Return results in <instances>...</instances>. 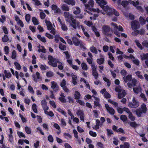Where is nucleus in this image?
I'll use <instances>...</instances> for the list:
<instances>
[{"label":"nucleus","instance_id":"1","mask_svg":"<svg viewBox=\"0 0 148 148\" xmlns=\"http://www.w3.org/2000/svg\"><path fill=\"white\" fill-rule=\"evenodd\" d=\"M101 7L103 10L104 12L102 11L100 12L103 14L106 13L109 16H111L113 14V11H114V9L109 7L108 5H101Z\"/></svg>","mask_w":148,"mask_h":148},{"label":"nucleus","instance_id":"2","mask_svg":"<svg viewBox=\"0 0 148 148\" xmlns=\"http://www.w3.org/2000/svg\"><path fill=\"white\" fill-rule=\"evenodd\" d=\"M147 110L146 105L144 103H143L141 106V108H139L136 110V114L138 117L141 116L143 113H145Z\"/></svg>","mask_w":148,"mask_h":148},{"label":"nucleus","instance_id":"3","mask_svg":"<svg viewBox=\"0 0 148 148\" xmlns=\"http://www.w3.org/2000/svg\"><path fill=\"white\" fill-rule=\"evenodd\" d=\"M115 90L116 92H119L118 97L119 99L124 97L126 94L125 90L119 86L116 88Z\"/></svg>","mask_w":148,"mask_h":148},{"label":"nucleus","instance_id":"4","mask_svg":"<svg viewBox=\"0 0 148 148\" xmlns=\"http://www.w3.org/2000/svg\"><path fill=\"white\" fill-rule=\"evenodd\" d=\"M111 25L114 28V33L117 36L120 37V33L116 30L115 29H118L120 31L123 32V29L122 27L120 25L118 26L116 24L114 23H111Z\"/></svg>","mask_w":148,"mask_h":148},{"label":"nucleus","instance_id":"5","mask_svg":"<svg viewBox=\"0 0 148 148\" xmlns=\"http://www.w3.org/2000/svg\"><path fill=\"white\" fill-rule=\"evenodd\" d=\"M49 61L48 63L49 65L54 67H56L57 66V63H58L59 61L57 59L53 58L51 56H49L48 57Z\"/></svg>","mask_w":148,"mask_h":148},{"label":"nucleus","instance_id":"6","mask_svg":"<svg viewBox=\"0 0 148 148\" xmlns=\"http://www.w3.org/2000/svg\"><path fill=\"white\" fill-rule=\"evenodd\" d=\"M139 105V102L135 99L134 97L132 99V102H130L128 104V106L132 108H136Z\"/></svg>","mask_w":148,"mask_h":148},{"label":"nucleus","instance_id":"7","mask_svg":"<svg viewBox=\"0 0 148 148\" xmlns=\"http://www.w3.org/2000/svg\"><path fill=\"white\" fill-rule=\"evenodd\" d=\"M129 3L133 4L134 6H136L139 4V3L138 1L135 2L134 1H132L131 0H129L128 1H123L122 2L121 4L123 7H125Z\"/></svg>","mask_w":148,"mask_h":148},{"label":"nucleus","instance_id":"8","mask_svg":"<svg viewBox=\"0 0 148 148\" xmlns=\"http://www.w3.org/2000/svg\"><path fill=\"white\" fill-rule=\"evenodd\" d=\"M102 29L103 33L105 35L108 37H110L112 36V34L108 33L110 31V27L109 26L104 25L102 26Z\"/></svg>","mask_w":148,"mask_h":148},{"label":"nucleus","instance_id":"9","mask_svg":"<svg viewBox=\"0 0 148 148\" xmlns=\"http://www.w3.org/2000/svg\"><path fill=\"white\" fill-rule=\"evenodd\" d=\"M71 21L72 23L70 24V25L72 26L74 29H76L77 26L79 29L81 28V25H80V23L79 22L76 21L75 19L73 18L71 20Z\"/></svg>","mask_w":148,"mask_h":148},{"label":"nucleus","instance_id":"10","mask_svg":"<svg viewBox=\"0 0 148 148\" xmlns=\"http://www.w3.org/2000/svg\"><path fill=\"white\" fill-rule=\"evenodd\" d=\"M64 15L65 17L66 18V21L67 22L70 23L71 20L73 18L72 15L68 12H64Z\"/></svg>","mask_w":148,"mask_h":148},{"label":"nucleus","instance_id":"11","mask_svg":"<svg viewBox=\"0 0 148 148\" xmlns=\"http://www.w3.org/2000/svg\"><path fill=\"white\" fill-rule=\"evenodd\" d=\"M131 28L133 30H135L138 28L139 24L138 22L136 21H134L132 22L131 23Z\"/></svg>","mask_w":148,"mask_h":148},{"label":"nucleus","instance_id":"12","mask_svg":"<svg viewBox=\"0 0 148 148\" xmlns=\"http://www.w3.org/2000/svg\"><path fill=\"white\" fill-rule=\"evenodd\" d=\"M105 107L107 111L110 114L113 115L114 114V110L112 107H110L108 104L105 105Z\"/></svg>","mask_w":148,"mask_h":148},{"label":"nucleus","instance_id":"13","mask_svg":"<svg viewBox=\"0 0 148 148\" xmlns=\"http://www.w3.org/2000/svg\"><path fill=\"white\" fill-rule=\"evenodd\" d=\"M51 88L53 89L55 91H57L59 90L58 86L57 83L55 82L52 81L51 82Z\"/></svg>","mask_w":148,"mask_h":148},{"label":"nucleus","instance_id":"14","mask_svg":"<svg viewBox=\"0 0 148 148\" xmlns=\"http://www.w3.org/2000/svg\"><path fill=\"white\" fill-rule=\"evenodd\" d=\"M32 77L34 81L36 82H37L38 79H41L40 73L38 72H36L35 74L32 75Z\"/></svg>","mask_w":148,"mask_h":148},{"label":"nucleus","instance_id":"15","mask_svg":"<svg viewBox=\"0 0 148 148\" xmlns=\"http://www.w3.org/2000/svg\"><path fill=\"white\" fill-rule=\"evenodd\" d=\"M72 41L75 46H78L81 42L76 37H73L72 38Z\"/></svg>","mask_w":148,"mask_h":148},{"label":"nucleus","instance_id":"16","mask_svg":"<svg viewBox=\"0 0 148 148\" xmlns=\"http://www.w3.org/2000/svg\"><path fill=\"white\" fill-rule=\"evenodd\" d=\"M64 2L68 5H70L72 6H73L75 4L76 2L74 0H64Z\"/></svg>","mask_w":148,"mask_h":148},{"label":"nucleus","instance_id":"17","mask_svg":"<svg viewBox=\"0 0 148 148\" xmlns=\"http://www.w3.org/2000/svg\"><path fill=\"white\" fill-rule=\"evenodd\" d=\"M132 78V75H128L126 77L124 76L123 77V79L125 83L127 82L128 81H131Z\"/></svg>","mask_w":148,"mask_h":148},{"label":"nucleus","instance_id":"18","mask_svg":"<svg viewBox=\"0 0 148 148\" xmlns=\"http://www.w3.org/2000/svg\"><path fill=\"white\" fill-rule=\"evenodd\" d=\"M52 10L54 11L55 13H58L60 11V9L56 5H53L51 6Z\"/></svg>","mask_w":148,"mask_h":148},{"label":"nucleus","instance_id":"19","mask_svg":"<svg viewBox=\"0 0 148 148\" xmlns=\"http://www.w3.org/2000/svg\"><path fill=\"white\" fill-rule=\"evenodd\" d=\"M140 57L142 60H148V53H143L140 55Z\"/></svg>","mask_w":148,"mask_h":148},{"label":"nucleus","instance_id":"20","mask_svg":"<svg viewBox=\"0 0 148 148\" xmlns=\"http://www.w3.org/2000/svg\"><path fill=\"white\" fill-rule=\"evenodd\" d=\"M90 51L92 53L97 54L98 52L97 48L93 45L90 47L89 48Z\"/></svg>","mask_w":148,"mask_h":148},{"label":"nucleus","instance_id":"21","mask_svg":"<svg viewBox=\"0 0 148 148\" xmlns=\"http://www.w3.org/2000/svg\"><path fill=\"white\" fill-rule=\"evenodd\" d=\"M57 111L64 115L66 117H67L66 112L60 108H58L57 109Z\"/></svg>","mask_w":148,"mask_h":148},{"label":"nucleus","instance_id":"22","mask_svg":"<svg viewBox=\"0 0 148 148\" xmlns=\"http://www.w3.org/2000/svg\"><path fill=\"white\" fill-rule=\"evenodd\" d=\"M84 5L86 8H88L90 6L92 7L94 5V1L92 0H90L89 1L88 4H85Z\"/></svg>","mask_w":148,"mask_h":148},{"label":"nucleus","instance_id":"23","mask_svg":"<svg viewBox=\"0 0 148 148\" xmlns=\"http://www.w3.org/2000/svg\"><path fill=\"white\" fill-rule=\"evenodd\" d=\"M92 97H93L95 99V101H94V105L95 106H97L98 107H100V105L99 104V99L97 97H95L94 96H92Z\"/></svg>","mask_w":148,"mask_h":148},{"label":"nucleus","instance_id":"24","mask_svg":"<svg viewBox=\"0 0 148 148\" xmlns=\"http://www.w3.org/2000/svg\"><path fill=\"white\" fill-rule=\"evenodd\" d=\"M61 8L64 11H69L70 10L69 7L65 4L62 5Z\"/></svg>","mask_w":148,"mask_h":148},{"label":"nucleus","instance_id":"25","mask_svg":"<svg viewBox=\"0 0 148 148\" xmlns=\"http://www.w3.org/2000/svg\"><path fill=\"white\" fill-rule=\"evenodd\" d=\"M97 2L100 4V6L101 5H106L107 3V2L104 0H96Z\"/></svg>","mask_w":148,"mask_h":148},{"label":"nucleus","instance_id":"26","mask_svg":"<svg viewBox=\"0 0 148 148\" xmlns=\"http://www.w3.org/2000/svg\"><path fill=\"white\" fill-rule=\"evenodd\" d=\"M80 12V8L78 7H74L73 13L75 14H79Z\"/></svg>","mask_w":148,"mask_h":148},{"label":"nucleus","instance_id":"27","mask_svg":"<svg viewBox=\"0 0 148 148\" xmlns=\"http://www.w3.org/2000/svg\"><path fill=\"white\" fill-rule=\"evenodd\" d=\"M104 60H105L104 58H100L97 59V62L99 65H101L104 63Z\"/></svg>","mask_w":148,"mask_h":148},{"label":"nucleus","instance_id":"28","mask_svg":"<svg viewBox=\"0 0 148 148\" xmlns=\"http://www.w3.org/2000/svg\"><path fill=\"white\" fill-rule=\"evenodd\" d=\"M47 29L49 30L50 31V32L53 35L55 34V29L53 27L52 25L49 27H48Z\"/></svg>","mask_w":148,"mask_h":148},{"label":"nucleus","instance_id":"29","mask_svg":"<svg viewBox=\"0 0 148 148\" xmlns=\"http://www.w3.org/2000/svg\"><path fill=\"white\" fill-rule=\"evenodd\" d=\"M81 28L82 29L83 32L87 38H88L90 37V35L86 31L83 26L82 25H81Z\"/></svg>","mask_w":148,"mask_h":148},{"label":"nucleus","instance_id":"30","mask_svg":"<svg viewBox=\"0 0 148 148\" xmlns=\"http://www.w3.org/2000/svg\"><path fill=\"white\" fill-rule=\"evenodd\" d=\"M130 144L128 143L125 142L124 145H120V148H129Z\"/></svg>","mask_w":148,"mask_h":148},{"label":"nucleus","instance_id":"31","mask_svg":"<svg viewBox=\"0 0 148 148\" xmlns=\"http://www.w3.org/2000/svg\"><path fill=\"white\" fill-rule=\"evenodd\" d=\"M75 98L77 100L79 99L81 96L80 93L78 91H76L75 93Z\"/></svg>","mask_w":148,"mask_h":148},{"label":"nucleus","instance_id":"32","mask_svg":"<svg viewBox=\"0 0 148 148\" xmlns=\"http://www.w3.org/2000/svg\"><path fill=\"white\" fill-rule=\"evenodd\" d=\"M37 37L39 39L44 42H46L45 38L44 37H42L40 35H38Z\"/></svg>","mask_w":148,"mask_h":148},{"label":"nucleus","instance_id":"33","mask_svg":"<svg viewBox=\"0 0 148 148\" xmlns=\"http://www.w3.org/2000/svg\"><path fill=\"white\" fill-rule=\"evenodd\" d=\"M133 90L134 92L136 94H138L141 91V88H134Z\"/></svg>","mask_w":148,"mask_h":148},{"label":"nucleus","instance_id":"34","mask_svg":"<svg viewBox=\"0 0 148 148\" xmlns=\"http://www.w3.org/2000/svg\"><path fill=\"white\" fill-rule=\"evenodd\" d=\"M81 66L82 69L84 70H86L88 69V67L86 63L84 62H82L81 64Z\"/></svg>","mask_w":148,"mask_h":148},{"label":"nucleus","instance_id":"35","mask_svg":"<svg viewBox=\"0 0 148 148\" xmlns=\"http://www.w3.org/2000/svg\"><path fill=\"white\" fill-rule=\"evenodd\" d=\"M4 73L5 75V77L7 78H10L12 76V74L10 72L7 73L6 70H5L4 71Z\"/></svg>","mask_w":148,"mask_h":148},{"label":"nucleus","instance_id":"36","mask_svg":"<svg viewBox=\"0 0 148 148\" xmlns=\"http://www.w3.org/2000/svg\"><path fill=\"white\" fill-rule=\"evenodd\" d=\"M129 124L131 127L134 128H135L138 125L135 122H130Z\"/></svg>","mask_w":148,"mask_h":148},{"label":"nucleus","instance_id":"37","mask_svg":"<svg viewBox=\"0 0 148 148\" xmlns=\"http://www.w3.org/2000/svg\"><path fill=\"white\" fill-rule=\"evenodd\" d=\"M25 131L28 134H30L31 133V130L30 128L26 126L25 127Z\"/></svg>","mask_w":148,"mask_h":148},{"label":"nucleus","instance_id":"38","mask_svg":"<svg viewBox=\"0 0 148 148\" xmlns=\"http://www.w3.org/2000/svg\"><path fill=\"white\" fill-rule=\"evenodd\" d=\"M32 22L34 25L39 24V23L36 18L35 17L32 18Z\"/></svg>","mask_w":148,"mask_h":148},{"label":"nucleus","instance_id":"39","mask_svg":"<svg viewBox=\"0 0 148 148\" xmlns=\"http://www.w3.org/2000/svg\"><path fill=\"white\" fill-rule=\"evenodd\" d=\"M61 25L62 29L63 31H66L67 30V27L65 24H62Z\"/></svg>","mask_w":148,"mask_h":148},{"label":"nucleus","instance_id":"40","mask_svg":"<svg viewBox=\"0 0 148 148\" xmlns=\"http://www.w3.org/2000/svg\"><path fill=\"white\" fill-rule=\"evenodd\" d=\"M76 114L78 116H81L84 115V113L83 111L80 110H78Z\"/></svg>","mask_w":148,"mask_h":148},{"label":"nucleus","instance_id":"41","mask_svg":"<svg viewBox=\"0 0 148 148\" xmlns=\"http://www.w3.org/2000/svg\"><path fill=\"white\" fill-rule=\"evenodd\" d=\"M135 42L136 44L138 47L140 49L142 50L143 49V47L141 44L139 42L138 40H135Z\"/></svg>","mask_w":148,"mask_h":148},{"label":"nucleus","instance_id":"42","mask_svg":"<svg viewBox=\"0 0 148 148\" xmlns=\"http://www.w3.org/2000/svg\"><path fill=\"white\" fill-rule=\"evenodd\" d=\"M141 72L138 71H137L136 73V74L137 76L138 77L142 79L144 78V77L141 74Z\"/></svg>","mask_w":148,"mask_h":148},{"label":"nucleus","instance_id":"43","mask_svg":"<svg viewBox=\"0 0 148 148\" xmlns=\"http://www.w3.org/2000/svg\"><path fill=\"white\" fill-rule=\"evenodd\" d=\"M128 117L132 121H134L135 119V117L133 115L132 112L129 114Z\"/></svg>","mask_w":148,"mask_h":148},{"label":"nucleus","instance_id":"44","mask_svg":"<svg viewBox=\"0 0 148 148\" xmlns=\"http://www.w3.org/2000/svg\"><path fill=\"white\" fill-rule=\"evenodd\" d=\"M59 47V48L61 50L64 51L66 50V46L62 44H60Z\"/></svg>","mask_w":148,"mask_h":148},{"label":"nucleus","instance_id":"45","mask_svg":"<svg viewBox=\"0 0 148 148\" xmlns=\"http://www.w3.org/2000/svg\"><path fill=\"white\" fill-rule=\"evenodd\" d=\"M53 75V73L51 71H49L47 72L46 73V76L47 77H52Z\"/></svg>","mask_w":148,"mask_h":148},{"label":"nucleus","instance_id":"46","mask_svg":"<svg viewBox=\"0 0 148 148\" xmlns=\"http://www.w3.org/2000/svg\"><path fill=\"white\" fill-rule=\"evenodd\" d=\"M108 101L112 104L115 107H117L118 106V104L117 103L114 101L110 99L108 100Z\"/></svg>","mask_w":148,"mask_h":148},{"label":"nucleus","instance_id":"47","mask_svg":"<svg viewBox=\"0 0 148 148\" xmlns=\"http://www.w3.org/2000/svg\"><path fill=\"white\" fill-rule=\"evenodd\" d=\"M103 79L105 81L107 82L108 86H110L111 84L110 81L106 77H104Z\"/></svg>","mask_w":148,"mask_h":148},{"label":"nucleus","instance_id":"48","mask_svg":"<svg viewBox=\"0 0 148 148\" xmlns=\"http://www.w3.org/2000/svg\"><path fill=\"white\" fill-rule=\"evenodd\" d=\"M33 111L35 113L37 112V110L36 108V104L34 103L32 106Z\"/></svg>","mask_w":148,"mask_h":148},{"label":"nucleus","instance_id":"49","mask_svg":"<svg viewBox=\"0 0 148 148\" xmlns=\"http://www.w3.org/2000/svg\"><path fill=\"white\" fill-rule=\"evenodd\" d=\"M16 56V53L15 50H13L12 52L11 58L12 59H15Z\"/></svg>","mask_w":148,"mask_h":148},{"label":"nucleus","instance_id":"50","mask_svg":"<svg viewBox=\"0 0 148 148\" xmlns=\"http://www.w3.org/2000/svg\"><path fill=\"white\" fill-rule=\"evenodd\" d=\"M143 45L146 48L148 47V41L145 40L143 41L142 43Z\"/></svg>","mask_w":148,"mask_h":148},{"label":"nucleus","instance_id":"51","mask_svg":"<svg viewBox=\"0 0 148 148\" xmlns=\"http://www.w3.org/2000/svg\"><path fill=\"white\" fill-rule=\"evenodd\" d=\"M103 96L106 99L110 98L111 97L110 95L107 92L104 93Z\"/></svg>","mask_w":148,"mask_h":148},{"label":"nucleus","instance_id":"52","mask_svg":"<svg viewBox=\"0 0 148 148\" xmlns=\"http://www.w3.org/2000/svg\"><path fill=\"white\" fill-rule=\"evenodd\" d=\"M120 119L123 122H125L126 121L127 117L126 115H122L121 116Z\"/></svg>","mask_w":148,"mask_h":148},{"label":"nucleus","instance_id":"53","mask_svg":"<svg viewBox=\"0 0 148 148\" xmlns=\"http://www.w3.org/2000/svg\"><path fill=\"white\" fill-rule=\"evenodd\" d=\"M91 66L92 68V72L97 71V66H96L95 64H92Z\"/></svg>","mask_w":148,"mask_h":148},{"label":"nucleus","instance_id":"54","mask_svg":"<svg viewBox=\"0 0 148 148\" xmlns=\"http://www.w3.org/2000/svg\"><path fill=\"white\" fill-rule=\"evenodd\" d=\"M92 75L94 76L95 79H97L98 76V74L97 71H92Z\"/></svg>","mask_w":148,"mask_h":148},{"label":"nucleus","instance_id":"55","mask_svg":"<svg viewBox=\"0 0 148 148\" xmlns=\"http://www.w3.org/2000/svg\"><path fill=\"white\" fill-rule=\"evenodd\" d=\"M8 40V38L7 35H5L2 38V41L3 42H6Z\"/></svg>","mask_w":148,"mask_h":148},{"label":"nucleus","instance_id":"56","mask_svg":"<svg viewBox=\"0 0 148 148\" xmlns=\"http://www.w3.org/2000/svg\"><path fill=\"white\" fill-rule=\"evenodd\" d=\"M84 23L89 27H90L93 24L92 23L89 21H84Z\"/></svg>","mask_w":148,"mask_h":148},{"label":"nucleus","instance_id":"57","mask_svg":"<svg viewBox=\"0 0 148 148\" xmlns=\"http://www.w3.org/2000/svg\"><path fill=\"white\" fill-rule=\"evenodd\" d=\"M141 97L143 99V100L144 101H147V99L146 97L145 96V95L143 93H141L140 95Z\"/></svg>","mask_w":148,"mask_h":148},{"label":"nucleus","instance_id":"58","mask_svg":"<svg viewBox=\"0 0 148 148\" xmlns=\"http://www.w3.org/2000/svg\"><path fill=\"white\" fill-rule=\"evenodd\" d=\"M139 20L141 24L143 25L146 22L141 17H140L139 18Z\"/></svg>","mask_w":148,"mask_h":148},{"label":"nucleus","instance_id":"59","mask_svg":"<svg viewBox=\"0 0 148 148\" xmlns=\"http://www.w3.org/2000/svg\"><path fill=\"white\" fill-rule=\"evenodd\" d=\"M14 64L16 66V69L18 70L21 69V67L19 64L16 62H15L14 63Z\"/></svg>","mask_w":148,"mask_h":148},{"label":"nucleus","instance_id":"60","mask_svg":"<svg viewBox=\"0 0 148 148\" xmlns=\"http://www.w3.org/2000/svg\"><path fill=\"white\" fill-rule=\"evenodd\" d=\"M79 45L81 48H82L84 50L86 49V48L84 46L85 44H84L82 41H81Z\"/></svg>","mask_w":148,"mask_h":148},{"label":"nucleus","instance_id":"61","mask_svg":"<svg viewBox=\"0 0 148 148\" xmlns=\"http://www.w3.org/2000/svg\"><path fill=\"white\" fill-rule=\"evenodd\" d=\"M45 23L47 26V28L48 27H49L52 25V23L49 21H47L46 20H45Z\"/></svg>","mask_w":148,"mask_h":148},{"label":"nucleus","instance_id":"62","mask_svg":"<svg viewBox=\"0 0 148 148\" xmlns=\"http://www.w3.org/2000/svg\"><path fill=\"white\" fill-rule=\"evenodd\" d=\"M25 18L27 22H28L30 19V16L29 14H27L25 16Z\"/></svg>","mask_w":148,"mask_h":148},{"label":"nucleus","instance_id":"63","mask_svg":"<svg viewBox=\"0 0 148 148\" xmlns=\"http://www.w3.org/2000/svg\"><path fill=\"white\" fill-rule=\"evenodd\" d=\"M45 36L50 39H52L53 38V36L52 35H51L47 33H46Z\"/></svg>","mask_w":148,"mask_h":148},{"label":"nucleus","instance_id":"64","mask_svg":"<svg viewBox=\"0 0 148 148\" xmlns=\"http://www.w3.org/2000/svg\"><path fill=\"white\" fill-rule=\"evenodd\" d=\"M89 134L93 137H96L97 136V134L96 132H94L92 131H90L89 132Z\"/></svg>","mask_w":148,"mask_h":148}]
</instances>
